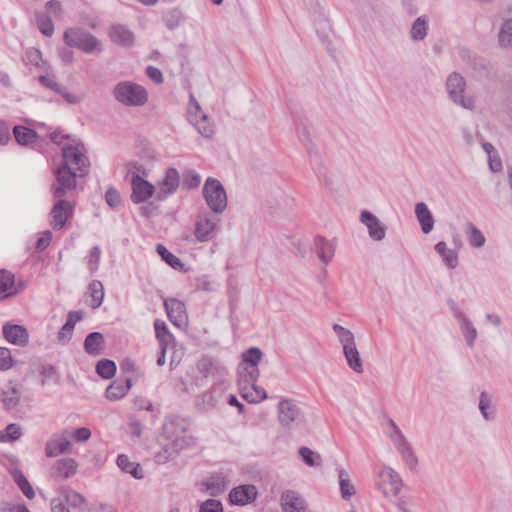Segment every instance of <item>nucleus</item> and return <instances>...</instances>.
<instances>
[{
    "mask_svg": "<svg viewBox=\"0 0 512 512\" xmlns=\"http://www.w3.org/2000/svg\"><path fill=\"white\" fill-rule=\"evenodd\" d=\"M20 400V392L14 387H8L2 392L1 402L7 410L13 409L17 406Z\"/></svg>",
    "mask_w": 512,
    "mask_h": 512,
    "instance_id": "37998d69",
    "label": "nucleus"
},
{
    "mask_svg": "<svg viewBox=\"0 0 512 512\" xmlns=\"http://www.w3.org/2000/svg\"><path fill=\"white\" fill-rule=\"evenodd\" d=\"M146 75L151 81H153L156 84H161L164 81L162 72L154 66H148L146 68Z\"/></svg>",
    "mask_w": 512,
    "mask_h": 512,
    "instance_id": "774afa93",
    "label": "nucleus"
},
{
    "mask_svg": "<svg viewBox=\"0 0 512 512\" xmlns=\"http://www.w3.org/2000/svg\"><path fill=\"white\" fill-rule=\"evenodd\" d=\"M199 512H223V507L220 501L208 499L201 504Z\"/></svg>",
    "mask_w": 512,
    "mask_h": 512,
    "instance_id": "052dcab7",
    "label": "nucleus"
},
{
    "mask_svg": "<svg viewBox=\"0 0 512 512\" xmlns=\"http://www.w3.org/2000/svg\"><path fill=\"white\" fill-rule=\"evenodd\" d=\"M282 509L284 512H305V500L294 491H286L282 494Z\"/></svg>",
    "mask_w": 512,
    "mask_h": 512,
    "instance_id": "b1692460",
    "label": "nucleus"
},
{
    "mask_svg": "<svg viewBox=\"0 0 512 512\" xmlns=\"http://www.w3.org/2000/svg\"><path fill=\"white\" fill-rule=\"evenodd\" d=\"M36 22L39 30L45 36H51L54 32V25L51 18L45 13L36 14Z\"/></svg>",
    "mask_w": 512,
    "mask_h": 512,
    "instance_id": "3c124183",
    "label": "nucleus"
},
{
    "mask_svg": "<svg viewBox=\"0 0 512 512\" xmlns=\"http://www.w3.org/2000/svg\"><path fill=\"white\" fill-rule=\"evenodd\" d=\"M4 431L6 433V436L9 440V442H14L22 436V429H21L20 425H18L16 423L9 424L4 429Z\"/></svg>",
    "mask_w": 512,
    "mask_h": 512,
    "instance_id": "0e129e2a",
    "label": "nucleus"
},
{
    "mask_svg": "<svg viewBox=\"0 0 512 512\" xmlns=\"http://www.w3.org/2000/svg\"><path fill=\"white\" fill-rule=\"evenodd\" d=\"M104 337L100 332L88 334L84 341V349L89 355L99 356L104 350Z\"/></svg>",
    "mask_w": 512,
    "mask_h": 512,
    "instance_id": "c756f323",
    "label": "nucleus"
},
{
    "mask_svg": "<svg viewBox=\"0 0 512 512\" xmlns=\"http://www.w3.org/2000/svg\"><path fill=\"white\" fill-rule=\"evenodd\" d=\"M52 240V233L49 230L43 231L36 243V249L38 251L45 250Z\"/></svg>",
    "mask_w": 512,
    "mask_h": 512,
    "instance_id": "338daca9",
    "label": "nucleus"
},
{
    "mask_svg": "<svg viewBox=\"0 0 512 512\" xmlns=\"http://www.w3.org/2000/svg\"><path fill=\"white\" fill-rule=\"evenodd\" d=\"M39 82L46 88L53 90L55 92H59L61 85L57 83L54 77L49 75H43L39 77Z\"/></svg>",
    "mask_w": 512,
    "mask_h": 512,
    "instance_id": "69168bd1",
    "label": "nucleus"
},
{
    "mask_svg": "<svg viewBox=\"0 0 512 512\" xmlns=\"http://www.w3.org/2000/svg\"><path fill=\"white\" fill-rule=\"evenodd\" d=\"M448 306L452 311L454 318L459 324L460 330L465 338L467 345L472 348L478 335L476 328L457 302L454 300H449Z\"/></svg>",
    "mask_w": 512,
    "mask_h": 512,
    "instance_id": "f8f14e48",
    "label": "nucleus"
},
{
    "mask_svg": "<svg viewBox=\"0 0 512 512\" xmlns=\"http://www.w3.org/2000/svg\"><path fill=\"white\" fill-rule=\"evenodd\" d=\"M391 426L393 431L389 433V438L395 445L398 453L401 455L402 459L408 465V467L410 469H414L418 463V460L412 450L411 445L406 440V438L402 434L399 427L395 424V422L392 421Z\"/></svg>",
    "mask_w": 512,
    "mask_h": 512,
    "instance_id": "9b49d317",
    "label": "nucleus"
},
{
    "mask_svg": "<svg viewBox=\"0 0 512 512\" xmlns=\"http://www.w3.org/2000/svg\"><path fill=\"white\" fill-rule=\"evenodd\" d=\"M64 163L55 172L56 181L52 185L54 198L64 197L76 187V176L88 173L89 160L82 142L73 139L62 148Z\"/></svg>",
    "mask_w": 512,
    "mask_h": 512,
    "instance_id": "f257e3e1",
    "label": "nucleus"
},
{
    "mask_svg": "<svg viewBox=\"0 0 512 512\" xmlns=\"http://www.w3.org/2000/svg\"><path fill=\"white\" fill-rule=\"evenodd\" d=\"M114 98L125 106L139 107L148 101V92L140 84L131 81H122L115 85Z\"/></svg>",
    "mask_w": 512,
    "mask_h": 512,
    "instance_id": "20e7f679",
    "label": "nucleus"
},
{
    "mask_svg": "<svg viewBox=\"0 0 512 512\" xmlns=\"http://www.w3.org/2000/svg\"><path fill=\"white\" fill-rule=\"evenodd\" d=\"M205 485L207 492L212 496H217L226 489L225 482L222 478H210Z\"/></svg>",
    "mask_w": 512,
    "mask_h": 512,
    "instance_id": "4d7b16f0",
    "label": "nucleus"
},
{
    "mask_svg": "<svg viewBox=\"0 0 512 512\" xmlns=\"http://www.w3.org/2000/svg\"><path fill=\"white\" fill-rule=\"evenodd\" d=\"M277 412L280 424L287 429L296 428L303 422L302 410L295 400L282 399L278 403Z\"/></svg>",
    "mask_w": 512,
    "mask_h": 512,
    "instance_id": "6e6552de",
    "label": "nucleus"
},
{
    "mask_svg": "<svg viewBox=\"0 0 512 512\" xmlns=\"http://www.w3.org/2000/svg\"><path fill=\"white\" fill-rule=\"evenodd\" d=\"M258 491L254 485H240L231 490L229 497L233 504L246 505L253 502L257 497Z\"/></svg>",
    "mask_w": 512,
    "mask_h": 512,
    "instance_id": "412c9836",
    "label": "nucleus"
},
{
    "mask_svg": "<svg viewBox=\"0 0 512 512\" xmlns=\"http://www.w3.org/2000/svg\"><path fill=\"white\" fill-rule=\"evenodd\" d=\"M467 237L470 245L474 248H481L485 244V236L483 233L472 223L467 224Z\"/></svg>",
    "mask_w": 512,
    "mask_h": 512,
    "instance_id": "a18cd8bd",
    "label": "nucleus"
},
{
    "mask_svg": "<svg viewBox=\"0 0 512 512\" xmlns=\"http://www.w3.org/2000/svg\"><path fill=\"white\" fill-rule=\"evenodd\" d=\"M377 486L385 497H396L401 492L403 483L399 474L392 468L384 466L378 473Z\"/></svg>",
    "mask_w": 512,
    "mask_h": 512,
    "instance_id": "1a4fd4ad",
    "label": "nucleus"
},
{
    "mask_svg": "<svg viewBox=\"0 0 512 512\" xmlns=\"http://www.w3.org/2000/svg\"><path fill=\"white\" fill-rule=\"evenodd\" d=\"M263 353L257 347H251L242 354V361L239 366L255 367L258 368V364L262 359Z\"/></svg>",
    "mask_w": 512,
    "mask_h": 512,
    "instance_id": "58836bf2",
    "label": "nucleus"
},
{
    "mask_svg": "<svg viewBox=\"0 0 512 512\" xmlns=\"http://www.w3.org/2000/svg\"><path fill=\"white\" fill-rule=\"evenodd\" d=\"M467 83L465 78L457 72H452L446 79V90L450 100L463 109L473 111L476 101L472 96H466Z\"/></svg>",
    "mask_w": 512,
    "mask_h": 512,
    "instance_id": "39448f33",
    "label": "nucleus"
},
{
    "mask_svg": "<svg viewBox=\"0 0 512 512\" xmlns=\"http://www.w3.org/2000/svg\"><path fill=\"white\" fill-rule=\"evenodd\" d=\"M23 289V282H16L14 274L6 270H0V299L15 296Z\"/></svg>",
    "mask_w": 512,
    "mask_h": 512,
    "instance_id": "dca6fc26",
    "label": "nucleus"
},
{
    "mask_svg": "<svg viewBox=\"0 0 512 512\" xmlns=\"http://www.w3.org/2000/svg\"><path fill=\"white\" fill-rule=\"evenodd\" d=\"M478 409L485 421H493L496 418V407L493 397L486 391H482L479 395Z\"/></svg>",
    "mask_w": 512,
    "mask_h": 512,
    "instance_id": "cd10ccee",
    "label": "nucleus"
},
{
    "mask_svg": "<svg viewBox=\"0 0 512 512\" xmlns=\"http://www.w3.org/2000/svg\"><path fill=\"white\" fill-rule=\"evenodd\" d=\"M13 366L11 351L6 347H0V369L8 370Z\"/></svg>",
    "mask_w": 512,
    "mask_h": 512,
    "instance_id": "bf43d9fd",
    "label": "nucleus"
},
{
    "mask_svg": "<svg viewBox=\"0 0 512 512\" xmlns=\"http://www.w3.org/2000/svg\"><path fill=\"white\" fill-rule=\"evenodd\" d=\"M96 372L99 376L110 379L115 375L116 365L111 360L102 359L96 365Z\"/></svg>",
    "mask_w": 512,
    "mask_h": 512,
    "instance_id": "8fccbe9b",
    "label": "nucleus"
},
{
    "mask_svg": "<svg viewBox=\"0 0 512 512\" xmlns=\"http://www.w3.org/2000/svg\"><path fill=\"white\" fill-rule=\"evenodd\" d=\"M154 328L160 346H169L172 343L174 337L168 330L166 324L163 321L157 319L154 322Z\"/></svg>",
    "mask_w": 512,
    "mask_h": 512,
    "instance_id": "a19ab883",
    "label": "nucleus"
},
{
    "mask_svg": "<svg viewBox=\"0 0 512 512\" xmlns=\"http://www.w3.org/2000/svg\"><path fill=\"white\" fill-rule=\"evenodd\" d=\"M164 306L172 324L177 327H183L187 324L186 307L182 301L169 298L164 301Z\"/></svg>",
    "mask_w": 512,
    "mask_h": 512,
    "instance_id": "4468645a",
    "label": "nucleus"
},
{
    "mask_svg": "<svg viewBox=\"0 0 512 512\" xmlns=\"http://www.w3.org/2000/svg\"><path fill=\"white\" fill-rule=\"evenodd\" d=\"M335 248L336 245L333 240H328L322 236H317L314 239L313 250L324 265H327L334 257Z\"/></svg>",
    "mask_w": 512,
    "mask_h": 512,
    "instance_id": "aec40b11",
    "label": "nucleus"
},
{
    "mask_svg": "<svg viewBox=\"0 0 512 512\" xmlns=\"http://www.w3.org/2000/svg\"><path fill=\"white\" fill-rule=\"evenodd\" d=\"M180 183L179 172L175 168L166 170L163 180L159 183V191L157 198L159 200L166 199L168 196L176 192Z\"/></svg>",
    "mask_w": 512,
    "mask_h": 512,
    "instance_id": "a211bd4d",
    "label": "nucleus"
},
{
    "mask_svg": "<svg viewBox=\"0 0 512 512\" xmlns=\"http://www.w3.org/2000/svg\"><path fill=\"white\" fill-rule=\"evenodd\" d=\"M241 396L249 403H259L267 398V393L255 383L251 388L241 393Z\"/></svg>",
    "mask_w": 512,
    "mask_h": 512,
    "instance_id": "09e8293b",
    "label": "nucleus"
},
{
    "mask_svg": "<svg viewBox=\"0 0 512 512\" xmlns=\"http://www.w3.org/2000/svg\"><path fill=\"white\" fill-rule=\"evenodd\" d=\"M89 292L92 298L91 307L96 309L101 306L104 299V287L98 280H93L89 284Z\"/></svg>",
    "mask_w": 512,
    "mask_h": 512,
    "instance_id": "c03bdc74",
    "label": "nucleus"
},
{
    "mask_svg": "<svg viewBox=\"0 0 512 512\" xmlns=\"http://www.w3.org/2000/svg\"><path fill=\"white\" fill-rule=\"evenodd\" d=\"M313 170L317 178L323 182L326 186L332 183L331 173L325 163L320 159L316 158L313 162Z\"/></svg>",
    "mask_w": 512,
    "mask_h": 512,
    "instance_id": "de8ad7c7",
    "label": "nucleus"
},
{
    "mask_svg": "<svg viewBox=\"0 0 512 512\" xmlns=\"http://www.w3.org/2000/svg\"><path fill=\"white\" fill-rule=\"evenodd\" d=\"M77 472V463L72 458H63L55 462L50 474L54 478L67 479L74 476Z\"/></svg>",
    "mask_w": 512,
    "mask_h": 512,
    "instance_id": "5701e85b",
    "label": "nucleus"
},
{
    "mask_svg": "<svg viewBox=\"0 0 512 512\" xmlns=\"http://www.w3.org/2000/svg\"><path fill=\"white\" fill-rule=\"evenodd\" d=\"M100 258H101V249L99 246H94L89 253L87 264L88 268L91 274H94L100 264Z\"/></svg>",
    "mask_w": 512,
    "mask_h": 512,
    "instance_id": "13d9d810",
    "label": "nucleus"
},
{
    "mask_svg": "<svg viewBox=\"0 0 512 512\" xmlns=\"http://www.w3.org/2000/svg\"><path fill=\"white\" fill-rule=\"evenodd\" d=\"M435 251L442 258L443 263L449 269H455L459 264L458 253L454 249L448 248L446 242L440 241L435 245Z\"/></svg>",
    "mask_w": 512,
    "mask_h": 512,
    "instance_id": "c85d7f7f",
    "label": "nucleus"
},
{
    "mask_svg": "<svg viewBox=\"0 0 512 512\" xmlns=\"http://www.w3.org/2000/svg\"><path fill=\"white\" fill-rule=\"evenodd\" d=\"M131 200L135 204L147 201L155 193V186L138 174L131 175Z\"/></svg>",
    "mask_w": 512,
    "mask_h": 512,
    "instance_id": "ddd939ff",
    "label": "nucleus"
},
{
    "mask_svg": "<svg viewBox=\"0 0 512 512\" xmlns=\"http://www.w3.org/2000/svg\"><path fill=\"white\" fill-rule=\"evenodd\" d=\"M65 503L69 508H73L76 512L86 511V500L80 493L68 490L65 493Z\"/></svg>",
    "mask_w": 512,
    "mask_h": 512,
    "instance_id": "e433bc0d",
    "label": "nucleus"
},
{
    "mask_svg": "<svg viewBox=\"0 0 512 512\" xmlns=\"http://www.w3.org/2000/svg\"><path fill=\"white\" fill-rule=\"evenodd\" d=\"M26 58L30 64L35 65L37 67H41L43 64L42 53L40 52V50L36 48H29L26 51Z\"/></svg>",
    "mask_w": 512,
    "mask_h": 512,
    "instance_id": "e2e57ef3",
    "label": "nucleus"
},
{
    "mask_svg": "<svg viewBox=\"0 0 512 512\" xmlns=\"http://www.w3.org/2000/svg\"><path fill=\"white\" fill-rule=\"evenodd\" d=\"M110 37L114 43L124 47H130L134 43V34L123 25L112 26Z\"/></svg>",
    "mask_w": 512,
    "mask_h": 512,
    "instance_id": "bb28decb",
    "label": "nucleus"
},
{
    "mask_svg": "<svg viewBox=\"0 0 512 512\" xmlns=\"http://www.w3.org/2000/svg\"><path fill=\"white\" fill-rule=\"evenodd\" d=\"M14 480H15L16 484L18 485V487L23 492V494L28 499H33L35 497L34 489L30 485V483L27 480V478L21 472H17V473L14 474Z\"/></svg>",
    "mask_w": 512,
    "mask_h": 512,
    "instance_id": "864d4df0",
    "label": "nucleus"
},
{
    "mask_svg": "<svg viewBox=\"0 0 512 512\" xmlns=\"http://www.w3.org/2000/svg\"><path fill=\"white\" fill-rule=\"evenodd\" d=\"M415 215L423 233L428 234L434 228V218L424 202L415 205Z\"/></svg>",
    "mask_w": 512,
    "mask_h": 512,
    "instance_id": "a878e982",
    "label": "nucleus"
},
{
    "mask_svg": "<svg viewBox=\"0 0 512 512\" xmlns=\"http://www.w3.org/2000/svg\"><path fill=\"white\" fill-rule=\"evenodd\" d=\"M332 329L337 335L338 341L342 345V349L356 344L355 336L349 329L339 324H333Z\"/></svg>",
    "mask_w": 512,
    "mask_h": 512,
    "instance_id": "ea45409f",
    "label": "nucleus"
},
{
    "mask_svg": "<svg viewBox=\"0 0 512 512\" xmlns=\"http://www.w3.org/2000/svg\"><path fill=\"white\" fill-rule=\"evenodd\" d=\"M299 455L305 464L310 467L319 466L321 464V456L308 447H301L299 449Z\"/></svg>",
    "mask_w": 512,
    "mask_h": 512,
    "instance_id": "603ef678",
    "label": "nucleus"
},
{
    "mask_svg": "<svg viewBox=\"0 0 512 512\" xmlns=\"http://www.w3.org/2000/svg\"><path fill=\"white\" fill-rule=\"evenodd\" d=\"M4 338L13 345L25 346L29 341V334L25 327L6 323L2 328Z\"/></svg>",
    "mask_w": 512,
    "mask_h": 512,
    "instance_id": "6ab92c4d",
    "label": "nucleus"
},
{
    "mask_svg": "<svg viewBox=\"0 0 512 512\" xmlns=\"http://www.w3.org/2000/svg\"><path fill=\"white\" fill-rule=\"evenodd\" d=\"M360 221L367 227L370 238L375 241H381L385 238L386 228L373 213L366 210L362 211Z\"/></svg>",
    "mask_w": 512,
    "mask_h": 512,
    "instance_id": "f3484780",
    "label": "nucleus"
},
{
    "mask_svg": "<svg viewBox=\"0 0 512 512\" xmlns=\"http://www.w3.org/2000/svg\"><path fill=\"white\" fill-rule=\"evenodd\" d=\"M81 317L77 315L76 312H70L68 314V318L66 323L62 326L59 334H58V340L62 343H66L70 340L75 323L80 320Z\"/></svg>",
    "mask_w": 512,
    "mask_h": 512,
    "instance_id": "4c0bfd02",
    "label": "nucleus"
},
{
    "mask_svg": "<svg viewBox=\"0 0 512 512\" xmlns=\"http://www.w3.org/2000/svg\"><path fill=\"white\" fill-rule=\"evenodd\" d=\"M105 200H106V203L111 207V208H116L120 205L121 203V197H120V194L119 192L115 189V188H109L106 193H105Z\"/></svg>",
    "mask_w": 512,
    "mask_h": 512,
    "instance_id": "680f3d73",
    "label": "nucleus"
},
{
    "mask_svg": "<svg viewBox=\"0 0 512 512\" xmlns=\"http://www.w3.org/2000/svg\"><path fill=\"white\" fill-rule=\"evenodd\" d=\"M57 202L51 210V225L54 229H61L66 224L67 219L72 215V205L63 199V197L56 198Z\"/></svg>",
    "mask_w": 512,
    "mask_h": 512,
    "instance_id": "2eb2a0df",
    "label": "nucleus"
},
{
    "mask_svg": "<svg viewBox=\"0 0 512 512\" xmlns=\"http://www.w3.org/2000/svg\"><path fill=\"white\" fill-rule=\"evenodd\" d=\"M156 251L162 258V260H164L172 268L176 270H181L183 268L181 260L174 254H172L164 245L158 244L156 247Z\"/></svg>",
    "mask_w": 512,
    "mask_h": 512,
    "instance_id": "49530a36",
    "label": "nucleus"
},
{
    "mask_svg": "<svg viewBox=\"0 0 512 512\" xmlns=\"http://www.w3.org/2000/svg\"><path fill=\"white\" fill-rule=\"evenodd\" d=\"M13 134L17 143L23 146L34 143L37 139V133L34 130L23 126H15Z\"/></svg>",
    "mask_w": 512,
    "mask_h": 512,
    "instance_id": "c9c22d12",
    "label": "nucleus"
},
{
    "mask_svg": "<svg viewBox=\"0 0 512 512\" xmlns=\"http://www.w3.org/2000/svg\"><path fill=\"white\" fill-rule=\"evenodd\" d=\"M427 29V18L425 16L418 17L411 27V38L415 41L423 40L427 35Z\"/></svg>",
    "mask_w": 512,
    "mask_h": 512,
    "instance_id": "79ce46f5",
    "label": "nucleus"
},
{
    "mask_svg": "<svg viewBox=\"0 0 512 512\" xmlns=\"http://www.w3.org/2000/svg\"><path fill=\"white\" fill-rule=\"evenodd\" d=\"M498 45L504 50L512 49V18L503 22L498 32Z\"/></svg>",
    "mask_w": 512,
    "mask_h": 512,
    "instance_id": "473e14b6",
    "label": "nucleus"
},
{
    "mask_svg": "<svg viewBox=\"0 0 512 512\" xmlns=\"http://www.w3.org/2000/svg\"><path fill=\"white\" fill-rule=\"evenodd\" d=\"M72 444L65 437L54 436L47 443L45 447V454L47 457H56L59 454L70 453Z\"/></svg>",
    "mask_w": 512,
    "mask_h": 512,
    "instance_id": "393cba45",
    "label": "nucleus"
},
{
    "mask_svg": "<svg viewBox=\"0 0 512 512\" xmlns=\"http://www.w3.org/2000/svg\"><path fill=\"white\" fill-rule=\"evenodd\" d=\"M163 20L169 29H174L178 27L183 20L182 12L178 9L169 10L163 15Z\"/></svg>",
    "mask_w": 512,
    "mask_h": 512,
    "instance_id": "5fc2aeb1",
    "label": "nucleus"
},
{
    "mask_svg": "<svg viewBox=\"0 0 512 512\" xmlns=\"http://www.w3.org/2000/svg\"><path fill=\"white\" fill-rule=\"evenodd\" d=\"M203 196L208 207L216 214H221L227 207V194L219 180L209 177L203 186Z\"/></svg>",
    "mask_w": 512,
    "mask_h": 512,
    "instance_id": "423d86ee",
    "label": "nucleus"
},
{
    "mask_svg": "<svg viewBox=\"0 0 512 512\" xmlns=\"http://www.w3.org/2000/svg\"><path fill=\"white\" fill-rule=\"evenodd\" d=\"M339 486L341 496L344 500H349L355 493V486L351 483L349 474L346 470H339Z\"/></svg>",
    "mask_w": 512,
    "mask_h": 512,
    "instance_id": "f704fd0d",
    "label": "nucleus"
},
{
    "mask_svg": "<svg viewBox=\"0 0 512 512\" xmlns=\"http://www.w3.org/2000/svg\"><path fill=\"white\" fill-rule=\"evenodd\" d=\"M343 354L350 369L358 374H361L364 371L363 361L361 359L360 352L356 347V344L343 348Z\"/></svg>",
    "mask_w": 512,
    "mask_h": 512,
    "instance_id": "7c9ffc66",
    "label": "nucleus"
},
{
    "mask_svg": "<svg viewBox=\"0 0 512 512\" xmlns=\"http://www.w3.org/2000/svg\"><path fill=\"white\" fill-rule=\"evenodd\" d=\"M201 183V176L194 170H187L183 173L182 185L186 189L197 188Z\"/></svg>",
    "mask_w": 512,
    "mask_h": 512,
    "instance_id": "6e6d98bb",
    "label": "nucleus"
},
{
    "mask_svg": "<svg viewBox=\"0 0 512 512\" xmlns=\"http://www.w3.org/2000/svg\"><path fill=\"white\" fill-rule=\"evenodd\" d=\"M64 42L71 48H76L86 54H99L102 51L101 42L83 28L71 27L63 34Z\"/></svg>",
    "mask_w": 512,
    "mask_h": 512,
    "instance_id": "7ed1b4c3",
    "label": "nucleus"
},
{
    "mask_svg": "<svg viewBox=\"0 0 512 512\" xmlns=\"http://www.w3.org/2000/svg\"><path fill=\"white\" fill-rule=\"evenodd\" d=\"M117 466L125 473L132 475L135 479L144 477L143 470L139 464L130 462L128 456L121 454L116 460Z\"/></svg>",
    "mask_w": 512,
    "mask_h": 512,
    "instance_id": "2f4dec72",
    "label": "nucleus"
},
{
    "mask_svg": "<svg viewBox=\"0 0 512 512\" xmlns=\"http://www.w3.org/2000/svg\"><path fill=\"white\" fill-rule=\"evenodd\" d=\"M188 120L195 129L205 138H211L215 133V126L202 111L200 104L191 94L188 103Z\"/></svg>",
    "mask_w": 512,
    "mask_h": 512,
    "instance_id": "0eeeda50",
    "label": "nucleus"
},
{
    "mask_svg": "<svg viewBox=\"0 0 512 512\" xmlns=\"http://www.w3.org/2000/svg\"><path fill=\"white\" fill-rule=\"evenodd\" d=\"M188 427L189 423L180 416H170L165 419L160 440L162 450L155 455L157 463H166L179 451L195 443L194 438L187 435Z\"/></svg>",
    "mask_w": 512,
    "mask_h": 512,
    "instance_id": "f03ea898",
    "label": "nucleus"
},
{
    "mask_svg": "<svg viewBox=\"0 0 512 512\" xmlns=\"http://www.w3.org/2000/svg\"><path fill=\"white\" fill-rule=\"evenodd\" d=\"M220 227V219L208 214L197 218L194 226V236L197 242H209L213 240Z\"/></svg>",
    "mask_w": 512,
    "mask_h": 512,
    "instance_id": "9d476101",
    "label": "nucleus"
},
{
    "mask_svg": "<svg viewBox=\"0 0 512 512\" xmlns=\"http://www.w3.org/2000/svg\"><path fill=\"white\" fill-rule=\"evenodd\" d=\"M259 369L255 367L238 366V389L240 394L251 388L259 378Z\"/></svg>",
    "mask_w": 512,
    "mask_h": 512,
    "instance_id": "4be33fe9",
    "label": "nucleus"
},
{
    "mask_svg": "<svg viewBox=\"0 0 512 512\" xmlns=\"http://www.w3.org/2000/svg\"><path fill=\"white\" fill-rule=\"evenodd\" d=\"M130 387V379H127L124 383L113 382L106 389V397L109 400H119L127 394Z\"/></svg>",
    "mask_w": 512,
    "mask_h": 512,
    "instance_id": "72a5a7b5",
    "label": "nucleus"
}]
</instances>
